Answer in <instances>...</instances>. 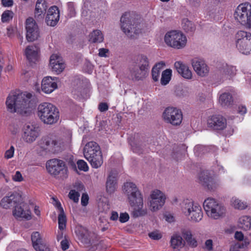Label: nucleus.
Returning <instances> with one entry per match:
<instances>
[{
  "instance_id": "f257e3e1",
  "label": "nucleus",
  "mask_w": 251,
  "mask_h": 251,
  "mask_svg": "<svg viewBox=\"0 0 251 251\" xmlns=\"http://www.w3.org/2000/svg\"><path fill=\"white\" fill-rule=\"evenodd\" d=\"M33 95L27 92H12L7 98L6 104L10 112H17L21 115L30 113L34 107Z\"/></svg>"
},
{
  "instance_id": "f03ea898",
  "label": "nucleus",
  "mask_w": 251,
  "mask_h": 251,
  "mask_svg": "<svg viewBox=\"0 0 251 251\" xmlns=\"http://www.w3.org/2000/svg\"><path fill=\"white\" fill-rule=\"evenodd\" d=\"M123 190L130 205L133 208V216L136 218L145 215L147 213V210L143 209V199L136 184L131 182H126L124 183Z\"/></svg>"
},
{
  "instance_id": "7ed1b4c3",
  "label": "nucleus",
  "mask_w": 251,
  "mask_h": 251,
  "mask_svg": "<svg viewBox=\"0 0 251 251\" xmlns=\"http://www.w3.org/2000/svg\"><path fill=\"white\" fill-rule=\"evenodd\" d=\"M38 115L42 122L49 125L56 123L59 118L58 109L48 102L42 103L38 106Z\"/></svg>"
},
{
  "instance_id": "20e7f679",
  "label": "nucleus",
  "mask_w": 251,
  "mask_h": 251,
  "mask_svg": "<svg viewBox=\"0 0 251 251\" xmlns=\"http://www.w3.org/2000/svg\"><path fill=\"white\" fill-rule=\"evenodd\" d=\"M181 210L187 219L192 223H199L203 217L201 206L190 200H184L180 204Z\"/></svg>"
},
{
  "instance_id": "39448f33",
  "label": "nucleus",
  "mask_w": 251,
  "mask_h": 251,
  "mask_svg": "<svg viewBox=\"0 0 251 251\" xmlns=\"http://www.w3.org/2000/svg\"><path fill=\"white\" fill-rule=\"evenodd\" d=\"M204 209L207 216L213 219L222 218L226 213V208L213 198H207L203 203Z\"/></svg>"
},
{
  "instance_id": "423d86ee",
  "label": "nucleus",
  "mask_w": 251,
  "mask_h": 251,
  "mask_svg": "<svg viewBox=\"0 0 251 251\" xmlns=\"http://www.w3.org/2000/svg\"><path fill=\"white\" fill-rule=\"evenodd\" d=\"M234 17L246 28H251V4L249 2L239 4L235 9Z\"/></svg>"
},
{
  "instance_id": "0eeeda50",
  "label": "nucleus",
  "mask_w": 251,
  "mask_h": 251,
  "mask_svg": "<svg viewBox=\"0 0 251 251\" xmlns=\"http://www.w3.org/2000/svg\"><path fill=\"white\" fill-rule=\"evenodd\" d=\"M131 18L129 13H125L121 18V28L122 30L131 38L134 37L141 32V26L138 21H131Z\"/></svg>"
},
{
  "instance_id": "6e6552de",
  "label": "nucleus",
  "mask_w": 251,
  "mask_h": 251,
  "mask_svg": "<svg viewBox=\"0 0 251 251\" xmlns=\"http://www.w3.org/2000/svg\"><path fill=\"white\" fill-rule=\"evenodd\" d=\"M46 168L48 172L54 176L62 179L68 176V169L65 162L60 159H52L47 161Z\"/></svg>"
},
{
  "instance_id": "1a4fd4ad",
  "label": "nucleus",
  "mask_w": 251,
  "mask_h": 251,
  "mask_svg": "<svg viewBox=\"0 0 251 251\" xmlns=\"http://www.w3.org/2000/svg\"><path fill=\"white\" fill-rule=\"evenodd\" d=\"M165 43L172 48L181 49L186 45V36L181 32L172 30L166 33L164 37Z\"/></svg>"
},
{
  "instance_id": "9d476101",
  "label": "nucleus",
  "mask_w": 251,
  "mask_h": 251,
  "mask_svg": "<svg viewBox=\"0 0 251 251\" xmlns=\"http://www.w3.org/2000/svg\"><path fill=\"white\" fill-rule=\"evenodd\" d=\"M236 38L238 50L244 54H250L251 52V33L241 30L237 33Z\"/></svg>"
},
{
  "instance_id": "9b49d317",
  "label": "nucleus",
  "mask_w": 251,
  "mask_h": 251,
  "mask_svg": "<svg viewBox=\"0 0 251 251\" xmlns=\"http://www.w3.org/2000/svg\"><path fill=\"white\" fill-rule=\"evenodd\" d=\"M162 118L167 123L173 126H178L182 120V113L180 110L176 108L169 107L163 111Z\"/></svg>"
},
{
  "instance_id": "f8f14e48",
  "label": "nucleus",
  "mask_w": 251,
  "mask_h": 251,
  "mask_svg": "<svg viewBox=\"0 0 251 251\" xmlns=\"http://www.w3.org/2000/svg\"><path fill=\"white\" fill-rule=\"evenodd\" d=\"M165 200V195L161 191L157 189L152 191L149 199L150 209L152 212L159 210L164 204Z\"/></svg>"
},
{
  "instance_id": "ddd939ff",
  "label": "nucleus",
  "mask_w": 251,
  "mask_h": 251,
  "mask_svg": "<svg viewBox=\"0 0 251 251\" xmlns=\"http://www.w3.org/2000/svg\"><path fill=\"white\" fill-rule=\"evenodd\" d=\"M22 138L27 143L34 142L39 136V129L37 126L31 124H25L23 128Z\"/></svg>"
},
{
  "instance_id": "4468645a",
  "label": "nucleus",
  "mask_w": 251,
  "mask_h": 251,
  "mask_svg": "<svg viewBox=\"0 0 251 251\" xmlns=\"http://www.w3.org/2000/svg\"><path fill=\"white\" fill-rule=\"evenodd\" d=\"M31 213L28 205L23 201V198L20 202H17L13 211V214L16 218H22L26 220L31 219Z\"/></svg>"
},
{
  "instance_id": "2eb2a0df",
  "label": "nucleus",
  "mask_w": 251,
  "mask_h": 251,
  "mask_svg": "<svg viewBox=\"0 0 251 251\" xmlns=\"http://www.w3.org/2000/svg\"><path fill=\"white\" fill-rule=\"evenodd\" d=\"M26 39L29 42H32L39 37L38 25L32 18H28L26 20Z\"/></svg>"
},
{
  "instance_id": "dca6fc26",
  "label": "nucleus",
  "mask_w": 251,
  "mask_h": 251,
  "mask_svg": "<svg viewBox=\"0 0 251 251\" xmlns=\"http://www.w3.org/2000/svg\"><path fill=\"white\" fill-rule=\"evenodd\" d=\"M207 125L214 130H223L226 126V120L220 115H213L208 118Z\"/></svg>"
},
{
  "instance_id": "f3484780",
  "label": "nucleus",
  "mask_w": 251,
  "mask_h": 251,
  "mask_svg": "<svg viewBox=\"0 0 251 251\" xmlns=\"http://www.w3.org/2000/svg\"><path fill=\"white\" fill-rule=\"evenodd\" d=\"M50 65L52 71L57 74L62 72L65 68L64 61L62 57L55 54H52L50 57Z\"/></svg>"
},
{
  "instance_id": "a211bd4d",
  "label": "nucleus",
  "mask_w": 251,
  "mask_h": 251,
  "mask_svg": "<svg viewBox=\"0 0 251 251\" xmlns=\"http://www.w3.org/2000/svg\"><path fill=\"white\" fill-rule=\"evenodd\" d=\"M192 65L198 75L203 77L208 75L209 68L203 60L195 58L192 60Z\"/></svg>"
},
{
  "instance_id": "6ab92c4d",
  "label": "nucleus",
  "mask_w": 251,
  "mask_h": 251,
  "mask_svg": "<svg viewBox=\"0 0 251 251\" xmlns=\"http://www.w3.org/2000/svg\"><path fill=\"white\" fill-rule=\"evenodd\" d=\"M22 200V196L18 193H12L9 196L3 197L0 201V206L5 209H8L15 206L17 202Z\"/></svg>"
},
{
  "instance_id": "aec40b11",
  "label": "nucleus",
  "mask_w": 251,
  "mask_h": 251,
  "mask_svg": "<svg viewBox=\"0 0 251 251\" xmlns=\"http://www.w3.org/2000/svg\"><path fill=\"white\" fill-rule=\"evenodd\" d=\"M56 77L50 76L45 77L42 81V90L45 93L49 94L53 92L57 87Z\"/></svg>"
},
{
  "instance_id": "412c9836",
  "label": "nucleus",
  "mask_w": 251,
  "mask_h": 251,
  "mask_svg": "<svg viewBox=\"0 0 251 251\" xmlns=\"http://www.w3.org/2000/svg\"><path fill=\"white\" fill-rule=\"evenodd\" d=\"M59 20V11L56 6H51L48 10L46 22L48 25L55 26Z\"/></svg>"
},
{
  "instance_id": "4be33fe9",
  "label": "nucleus",
  "mask_w": 251,
  "mask_h": 251,
  "mask_svg": "<svg viewBox=\"0 0 251 251\" xmlns=\"http://www.w3.org/2000/svg\"><path fill=\"white\" fill-rule=\"evenodd\" d=\"M199 182L208 190H213L216 187L214 179L209 176L207 171L201 172L199 174Z\"/></svg>"
},
{
  "instance_id": "5701e85b",
  "label": "nucleus",
  "mask_w": 251,
  "mask_h": 251,
  "mask_svg": "<svg viewBox=\"0 0 251 251\" xmlns=\"http://www.w3.org/2000/svg\"><path fill=\"white\" fill-rule=\"evenodd\" d=\"M174 66L178 74L184 78L190 79L192 78V72L186 64L181 61H176L175 63Z\"/></svg>"
},
{
  "instance_id": "b1692460",
  "label": "nucleus",
  "mask_w": 251,
  "mask_h": 251,
  "mask_svg": "<svg viewBox=\"0 0 251 251\" xmlns=\"http://www.w3.org/2000/svg\"><path fill=\"white\" fill-rule=\"evenodd\" d=\"M98 152H101L100 147L96 142L93 141L88 142L83 149V154L85 158L94 155Z\"/></svg>"
},
{
  "instance_id": "393cba45",
  "label": "nucleus",
  "mask_w": 251,
  "mask_h": 251,
  "mask_svg": "<svg viewBox=\"0 0 251 251\" xmlns=\"http://www.w3.org/2000/svg\"><path fill=\"white\" fill-rule=\"evenodd\" d=\"M39 48L37 46H27L25 51L27 59L30 62H35L37 60Z\"/></svg>"
},
{
  "instance_id": "a878e982",
  "label": "nucleus",
  "mask_w": 251,
  "mask_h": 251,
  "mask_svg": "<svg viewBox=\"0 0 251 251\" xmlns=\"http://www.w3.org/2000/svg\"><path fill=\"white\" fill-rule=\"evenodd\" d=\"M31 238L34 249L36 251H44L45 246L39 232L37 231L33 232Z\"/></svg>"
},
{
  "instance_id": "bb28decb",
  "label": "nucleus",
  "mask_w": 251,
  "mask_h": 251,
  "mask_svg": "<svg viewBox=\"0 0 251 251\" xmlns=\"http://www.w3.org/2000/svg\"><path fill=\"white\" fill-rule=\"evenodd\" d=\"M117 173L114 171H111L107 179L106 187L107 191L109 193H113L117 185Z\"/></svg>"
},
{
  "instance_id": "cd10ccee",
  "label": "nucleus",
  "mask_w": 251,
  "mask_h": 251,
  "mask_svg": "<svg viewBox=\"0 0 251 251\" xmlns=\"http://www.w3.org/2000/svg\"><path fill=\"white\" fill-rule=\"evenodd\" d=\"M146 71L139 68L137 65L134 66L130 69L131 79L134 81L142 80L146 77Z\"/></svg>"
},
{
  "instance_id": "c85d7f7f",
  "label": "nucleus",
  "mask_w": 251,
  "mask_h": 251,
  "mask_svg": "<svg viewBox=\"0 0 251 251\" xmlns=\"http://www.w3.org/2000/svg\"><path fill=\"white\" fill-rule=\"evenodd\" d=\"M90 162L93 168H98L100 167L103 163V157L101 152H98L94 155H91L90 157L86 158Z\"/></svg>"
},
{
  "instance_id": "c756f323",
  "label": "nucleus",
  "mask_w": 251,
  "mask_h": 251,
  "mask_svg": "<svg viewBox=\"0 0 251 251\" xmlns=\"http://www.w3.org/2000/svg\"><path fill=\"white\" fill-rule=\"evenodd\" d=\"M181 234L189 246L195 248L198 246L197 241L193 237L192 231L190 229H182Z\"/></svg>"
},
{
  "instance_id": "7c9ffc66",
  "label": "nucleus",
  "mask_w": 251,
  "mask_h": 251,
  "mask_svg": "<svg viewBox=\"0 0 251 251\" xmlns=\"http://www.w3.org/2000/svg\"><path fill=\"white\" fill-rule=\"evenodd\" d=\"M48 6L45 0H38L36 3L35 9V16L37 18H42L47 11Z\"/></svg>"
},
{
  "instance_id": "2f4dec72",
  "label": "nucleus",
  "mask_w": 251,
  "mask_h": 251,
  "mask_svg": "<svg viewBox=\"0 0 251 251\" xmlns=\"http://www.w3.org/2000/svg\"><path fill=\"white\" fill-rule=\"evenodd\" d=\"M185 245L182 237L177 234L173 235L171 239V247L177 251H179Z\"/></svg>"
},
{
  "instance_id": "473e14b6",
  "label": "nucleus",
  "mask_w": 251,
  "mask_h": 251,
  "mask_svg": "<svg viewBox=\"0 0 251 251\" xmlns=\"http://www.w3.org/2000/svg\"><path fill=\"white\" fill-rule=\"evenodd\" d=\"M104 37L101 31L99 29L94 30L89 35V42L96 43H101L103 41Z\"/></svg>"
},
{
  "instance_id": "72a5a7b5",
  "label": "nucleus",
  "mask_w": 251,
  "mask_h": 251,
  "mask_svg": "<svg viewBox=\"0 0 251 251\" xmlns=\"http://www.w3.org/2000/svg\"><path fill=\"white\" fill-rule=\"evenodd\" d=\"M136 63L138 67L141 69L148 70L149 67V60L148 57L144 54H140L137 56Z\"/></svg>"
},
{
  "instance_id": "f704fd0d",
  "label": "nucleus",
  "mask_w": 251,
  "mask_h": 251,
  "mask_svg": "<svg viewBox=\"0 0 251 251\" xmlns=\"http://www.w3.org/2000/svg\"><path fill=\"white\" fill-rule=\"evenodd\" d=\"M238 226L245 230L251 229V217L243 216L240 217L238 220Z\"/></svg>"
},
{
  "instance_id": "c9c22d12",
  "label": "nucleus",
  "mask_w": 251,
  "mask_h": 251,
  "mask_svg": "<svg viewBox=\"0 0 251 251\" xmlns=\"http://www.w3.org/2000/svg\"><path fill=\"white\" fill-rule=\"evenodd\" d=\"M233 102L232 97L229 93H224L219 97V102L223 107H228Z\"/></svg>"
},
{
  "instance_id": "e433bc0d",
  "label": "nucleus",
  "mask_w": 251,
  "mask_h": 251,
  "mask_svg": "<svg viewBox=\"0 0 251 251\" xmlns=\"http://www.w3.org/2000/svg\"><path fill=\"white\" fill-rule=\"evenodd\" d=\"M132 150L133 152L140 154L143 152L144 144L142 140L140 138L130 143Z\"/></svg>"
},
{
  "instance_id": "4c0bfd02",
  "label": "nucleus",
  "mask_w": 251,
  "mask_h": 251,
  "mask_svg": "<svg viewBox=\"0 0 251 251\" xmlns=\"http://www.w3.org/2000/svg\"><path fill=\"white\" fill-rule=\"evenodd\" d=\"M231 204L235 209L243 210L247 207V203L243 201L236 197H232L231 200Z\"/></svg>"
},
{
  "instance_id": "58836bf2",
  "label": "nucleus",
  "mask_w": 251,
  "mask_h": 251,
  "mask_svg": "<svg viewBox=\"0 0 251 251\" xmlns=\"http://www.w3.org/2000/svg\"><path fill=\"white\" fill-rule=\"evenodd\" d=\"M76 233L80 239H81L85 243L89 242L90 240L88 238V231L86 228L82 226H80L78 227L77 229L76 230Z\"/></svg>"
},
{
  "instance_id": "ea45409f",
  "label": "nucleus",
  "mask_w": 251,
  "mask_h": 251,
  "mask_svg": "<svg viewBox=\"0 0 251 251\" xmlns=\"http://www.w3.org/2000/svg\"><path fill=\"white\" fill-rule=\"evenodd\" d=\"M182 24L183 29L187 32H192L195 30L194 24L187 19H184L182 20Z\"/></svg>"
},
{
  "instance_id": "a19ab883",
  "label": "nucleus",
  "mask_w": 251,
  "mask_h": 251,
  "mask_svg": "<svg viewBox=\"0 0 251 251\" xmlns=\"http://www.w3.org/2000/svg\"><path fill=\"white\" fill-rule=\"evenodd\" d=\"M235 72L236 69L234 67L227 65L224 66L221 70L223 75L226 77L233 75L235 74Z\"/></svg>"
},
{
  "instance_id": "79ce46f5",
  "label": "nucleus",
  "mask_w": 251,
  "mask_h": 251,
  "mask_svg": "<svg viewBox=\"0 0 251 251\" xmlns=\"http://www.w3.org/2000/svg\"><path fill=\"white\" fill-rule=\"evenodd\" d=\"M172 75V70L171 69H166L162 73L161 78V83L162 85H166L171 80Z\"/></svg>"
},
{
  "instance_id": "37998d69",
  "label": "nucleus",
  "mask_w": 251,
  "mask_h": 251,
  "mask_svg": "<svg viewBox=\"0 0 251 251\" xmlns=\"http://www.w3.org/2000/svg\"><path fill=\"white\" fill-rule=\"evenodd\" d=\"M42 147L48 151L53 153V140L50 139H45L43 141Z\"/></svg>"
},
{
  "instance_id": "c03bdc74",
  "label": "nucleus",
  "mask_w": 251,
  "mask_h": 251,
  "mask_svg": "<svg viewBox=\"0 0 251 251\" xmlns=\"http://www.w3.org/2000/svg\"><path fill=\"white\" fill-rule=\"evenodd\" d=\"M58 227L60 230H63L66 227V217L64 212L60 213L58 217Z\"/></svg>"
},
{
  "instance_id": "a18cd8bd",
  "label": "nucleus",
  "mask_w": 251,
  "mask_h": 251,
  "mask_svg": "<svg viewBox=\"0 0 251 251\" xmlns=\"http://www.w3.org/2000/svg\"><path fill=\"white\" fill-rule=\"evenodd\" d=\"M14 13L11 10H6L1 15V22L2 23L8 22L13 18Z\"/></svg>"
},
{
  "instance_id": "49530a36",
  "label": "nucleus",
  "mask_w": 251,
  "mask_h": 251,
  "mask_svg": "<svg viewBox=\"0 0 251 251\" xmlns=\"http://www.w3.org/2000/svg\"><path fill=\"white\" fill-rule=\"evenodd\" d=\"M68 16L69 17H75L76 15L75 4L73 2H69L67 3Z\"/></svg>"
},
{
  "instance_id": "de8ad7c7",
  "label": "nucleus",
  "mask_w": 251,
  "mask_h": 251,
  "mask_svg": "<svg viewBox=\"0 0 251 251\" xmlns=\"http://www.w3.org/2000/svg\"><path fill=\"white\" fill-rule=\"evenodd\" d=\"M80 196L79 193L75 190H71L69 194V197L72 200L75 202H77Z\"/></svg>"
},
{
  "instance_id": "09e8293b",
  "label": "nucleus",
  "mask_w": 251,
  "mask_h": 251,
  "mask_svg": "<svg viewBox=\"0 0 251 251\" xmlns=\"http://www.w3.org/2000/svg\"><path fill=\"white\" fill-rule=\"evenodd\" d=\"M77 165L78 168L84 172H87L88 171L89 167L87 163L83 160H78L77 161Z\"/></svg>"
},
{
  "instance_id": "8fccbe9b",
  "label": "nucleus",
  "mask_w": 251,
  "mask_h": 251,
  "mask_svg": "<svg viewBox=\"0 0 251 251\" xmlns=\"http://www.w3.org/2000/svg\"><path fill=\"white\" fill-rule=\"evenodd\" d=\"M62 146L63 143L60 140H53V153L60 151Z\"/></svg>"
},
{
  "instance_id": "3c124183",
  "label": "nucleus",
  "mask_w": 251,
  "mask_h": 251,
  "mask_svg": "<svg viewBox=\"0 0 251 251\" xmlns=\"http://www.w3.org/2000/svg\"><path fill=\"white\" fill-rule=\"evenodd\" d=\"M149 236L153 240H159L162 238V234L158 231H154L149 233Z\"/></svg>"
},
{
  "instance_id": "603ef678",
  "label": "nucleus",
  "mask_w": 251,
  "mask_h": 251,
  "mask_svg": "<svg viewBox=\"0 0 251 251\" xmlns=\"http://www.w3.org/2000/svg\"><path fill=\"white\" fill-rule=\"evenodd\" d=\"M14 148L13 146H11L10 149L7 150L4 154V158L8 159L12 158L13 156L14 153Z\"/></svg>"
},
{
  "instance_id": "864d4df0",
  "label": "nucleus",
  "mask_w": 251,
  "mask_h": 251,
  "mask_svg": "<svg viewBox=\"0 0 251 251\" xmlns=\"http://www.w3.org/2000/svg\"><path fill=\"white\" fill-rule=\"evenodd\" d=\"M160 71L155 68H152L151 70L152 78L154 81H157L160 76Z\"/></svg>"
},
{
  "instance_id": "5fc2aeb1",
  "label": "nucleus",
  "mask_w": 251,
  "mask_h": 251,
  "mask_svg": "<svg viewBox=\"0 0 251 251\" xmlns=\"http://www.w3.org/2000/svg\"><path fill=\"white\" fill-rule=\"evenodd\" d=\"M205 250L211 251L213 250V241L211 239L207 240L205 243L203 247Z\"/></svg>"
},
{
  "instance_id": "6e6d98bb",
  "label": "nucleus",
  "mask_w": 251,
  "mask_h": 251,
  "mask_svg": "<svg viewBox=\"0 0 251 251\" xmlns=\"http://www.w3.org/2000/svg\"><path fill=\"white\" fill-rule=\"evenodd\" d=\"M207 148L201 146V145H198L195 147L194 151L195 152V153H196L198 155H200L201 154V152H202V153H204V151L206 150Z\"/></svg>"
},
{
  "instance_id": "4d7b16f0",
  "label": "nucleus",
  "mask_w": 251,
  "mask_h": 251,
  "mask_svg": "<svg viewBox=\"0 0 251 251\" xmlns=\"http://www.w3.org/2000/svg\"><path fill=\"white\" fill-rule=\"evenodd\" d=\"M119 218L120 222L122 223H124L128 221L129 216V215L126 212L121 213Z\"/></svg>"
},
{
  "instance_id": "13d9d810",
  "label": "nucleus",
  "mask_w": 251,
  "mask_h": 251,
  "mask_svg": "<svg viewBox=\"0 0 251 251\" xmlns=\"http://www.w3.org/2000/svg\"><path fill=\"white\" fill-rule=\"evenodd\" d=\"M89 197L87 194L83 193L81 199V203L82 205L86 206L88 203Z\"/></svg>"
},
{
  "instance_id": "bf43d9fd",
  "label": "nucleus",
  "mask_w": 251,
  "mask_h": 251,
  "mask_svg": "<svg viewBox=\"0 0 251 251\" xmlns=\"http://www.w3.org/2000/svg\"><path fill=\"white\" fill-rule=\"evenodd\" d=\"M98 108L100 112H105L108 110V105L105 102H101L99 104Z\"/></svg>"
},
{
  "instance_id": "052dcab7",
  "label": "nucleus",
  "mask_w": 251,
  "mask_h": 251,
  "mask_svg": "<svg viewBox=\"0 0 251 251\" xmlns=\"http://www.w3.org/2000/svg\"><path fill=\"white\" fill-rule=\"evenodd\" d=\"M13 179L15 181H21L23 180V177L19 171H17L14 176H13Z\"/></svg>"
},
{
  "instance_id": "680f3d73",
  "label": "nucleus",
  "mask_w": 251,
  "mask_h": 251,
  "mask_svg": "<svg viewBox=\"0 0 251 251\" xmlns=\"http://www.w3.org/2000/svg\"><path fill=\"white\" fill-rule=\"evenodd\" d=\"M1 4L4 7H11L13 4V0H1Z\"/></svg>"
},
{
  "instance_id": "e2e57ef3",
  "label": "nucleus",
  "mask_w": 251,
  "mask_h": 251,
  "mask_svg": "<svg viewBox=\"0 0 251 251\" xmlns=\"http://www.w3.org/2000/svg\"><path fill=\"white\" fill-rule=\"evenodd\" d=\"M165 65V64L164 62L160 61V62H158V63L156 64L153 67V68H155V69H156V70H158V71L160 72L161 70H162V69L164 67Z\"/></svg>"
},
{
  "instance_id": "0e129e2a",
  "label": "nucleus",
  "mask_w": 251,
  "mask_h": 251,
  "mask_svg": "<svg viewBox=\"0 0 251 251\" xmlns=\"http://www.w3.org/2000/svg\"><path fill=\"white\" fill-rule=\"evenodd\" d=\"M61 245L62 249L64 251H65L69 248L68 242L66 240H63L61 242Z\"/></svg>"
},
{
  "instance_id": "69168bd1",
  "label": "nucleus",
  "mask_w": 251,
  "mask_h": 251,
  "mask_svg": "<svg viewBox=\"0 0 251 251\" xmlns=\"http://www.w3.org/2000/svg\"><path fill=\"white\" fill-rule=\"evenodd\" d=\"M234 237L237 240L239 241H242L244 239V235L241 232L236 231Z\"/></svg>"
},
{
  "instance_id": "338daca9",
  "label": "nucleus",
  "mask_w": 251,
  "mask_h": 251,
  "mask_svg": "<svg viewBox=\"0 0 251 251\" xmlns=\"http://www.w3.org/2000/svg\"><path fill=\"white\" fill-rule=\"evenodd\" d=\"M108 50L104 48H101L99 50V55L100 57H106V53H107Z\"/></svg>"
},
{
  "instance_id": "774afa93",
  "label": "nucleus",
  "mask_w": 251,
  "mask_h": 251,
  "mask_svg": "<svg viewBox=\"0 0 251 251\" xmlns=\"http://www.w3.org/2000/svg\"><path fill=\"white\" fill-rule=\"evenodd\" d=\"M238 112L241 115L245 114L247 112L246 107L244 106H239L238 109Z\"/></svg>"
}]
</instances>
